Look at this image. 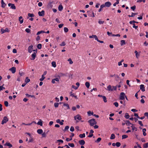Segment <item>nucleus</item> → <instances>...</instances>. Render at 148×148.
Listing matches in <instances>:
<instances>
[{
    "label": "nucleus",
    "mask_w": 148,
    "mask_h": 148,
    "mask_svg": "<svg viewBox=\"0 0 148 148\" xmlns=\"http://www.w3.org/2000/svg\"><path fill=\"white\" fill-rule=\"evenodd\" d=\"M88 122L89 123L90 125L91 126H93L94 125L97 124L96 121H95V119H94L89 120Z\"/></svg>",
    "instance_id": "1"
},
{
    "label": "nucleus",
    "mask_w": 148,
    "mask_h": 148,
    "mask_svg": "<svg viewBox=\"0 0 148 148\" xmlns=\"http://www.w3.org/2000/svg\"><path fill=\"white\" fill-rule=\"evenodd\" d=\"M125 94L124 92H121L119 96V99L124 100L125 99Z\"/></svg>",
    "instance_id": "2"
},
{
    "label": "nucleus",
    "mask_w": 148,
    "mask_h": 148,
    "mask_svg": "<svg viewBox=\"0 0 148 148\" xmlns=\"http://www.w3.org/2000/svg\"><path fill=\"white\" fill-rule=\"evenodd\" d=\"M8 118L6 116H5L4 117L2 120L1 123L2 125H3L4 123H5L8 122Z\"/></svg>",
    "instance_id": "3"
},
{
    "label": "nucleus",
    "mask_w": 148,
    "mask_h": 148,
    "mask_svg": "<svg viewBox=\"0 0 148 148\" xmlns=\"http://www.w3.org/2000/svg\"><path fill=\"white\" fill-rule=\"evenodd\" d=\"M9 32L10 30L8 28H5V29H3V28H1V33L2 34L6 32Z\"/></svg>",
    "instance_id": "4"
},
{
    "label": "nucleus",
    "mask_w": 148,
    "mask_h": 148,
    "mask_svg": "<svg viewBox=\"0 0 148 148\" xmlns=\"http://www.w3.org/2000/svg\"><path fill=\"white\" fill-rule=\"evenodd\" d=\"M37 49H36V52L33 53L32 55L31 56L32 58L31 59V60H34L35 59L36 56V53H37Z\"/></svg>",
    "instance_id": "5"
},
{
    "label": "nucleus",
    "mask_w": 148,
    "mask_h": 148,
    "mask_svg": "<svg viewBox=\"0 0 148 148\" xmlns=\"http://www.w3.org/2000/svg\"><path fill=\"white\" fill-rule=\"evenodd\" d=\"M75 120H76L77 119L79 120H80L82 119V117L79 114H77L76 116H75L74 117Z\"/></svg>",
    "instance_id": "6"
},
{
    "label": "nucleus",
    "mask_w": 148,
    "mask_h": 148,
    "mask_svg": "<svg viewBox=\"0 0 148 148\" xmlns=\"http://www.w3.org/2000/svg\"><path fill=\"white\" fill-rule=\"evenodd\" d=\"M45 11L42 10L41 12L39 11L38 12V14L40 16H43L45 15Z\"/></svg>",
    "instance_id": "7"
},
{
    "label": "nucleus",
    "mask_w": 148,
    "mask_h": 148,
    "mask_svg": "<svg viewBox=\"0 0 148 148\" xmlns=\"http://www.w3.org/2000/svg\"><path fill=\"white\" fill-rule=\"evenodd\" d=\"M104 4L106 7H109L111 5V3L110 1H107Z\"/></svg>",
    "instance_id": "8"
},
{
    "label": "nucleus",
    "mask_w": 148,
    "mask_h": 148,
    "mask_svg": "<svg viewBox=\"0 0 148 148\" xmlns=\"http://www.w3.org/2000/svg\"><path fill=\"white\" fill-rule=\"evenodd\" d=\"M9 70L12 73H14L16 72V68L15 67H13L10 69Z\"/></svg>",
    "instance_id": "9"
},
{
    "label": "nucleus",
    "mask_w": 148,
    "mask_h": 148,
    "mask_svg": "<svg viewBox=\"0 0 148 148\" xmlns=\"http://www.w3.org/2000/svg\"><path fill=\"white\" fill-rule=\"evenodd\" d=\"M140 89L142 92H144L145 91V88L144 86V85L143 84H141L140 86Z\"/></svg>",
    "instance_id": "10"
},
{
    "label": "nucleus",
    "mask_w": 148,
    "mask_h": 148,
    "mask_svg": "<svg viewBox=\"0 0 148 148\" xmlns=\"http://www.w3.org/2000/svg\"><path fill=\"white\" fill-rule=\"evenodd\" d=\"M33 46L32 45H31L28 47V51L29 53H31L32 52V49H33Z\"/></svg>",
    "instance_id": "11"
},
{
    "label": "nucleus",
    "mask_w": 148,
    "mask_h": 148,
    "mask_svg": "<svg viewBox=\"0 0 148 148\" xmlns=\"http://www.w3.org/2000/svg\"><path fill=\"white\" fill-rule=\"evenodd\" d=\"M18 20L20 24L22 23L23 22V19L22 16H20L19 17Z\"/></svg>",
    "instance_id": "12"
},
{
    "label": "nucleus",
    "mask_w": 148,
    "mask_h": 148,
    "mask_svg": "<svg viewBox=\"0 0 148 148\" xmlns=\"http://www.w3.org/2000/svg\"><path fill=\"white\" fill-rule=\"evenodd\" d=\"M90 38H95V40H97L98 39V38L96 35H92L91 36H90L89 37Z\"/></svg>",
    "instance_id": "13"
},
{
    "label": "nucleus",
    "mask_w": 148,
    "mask_h": 148,
    "mask_svg": "<svg viewBox=\"0 0 148 148\" xmlns=\"http://www.w3.org/2000/svg\"><path fill=\"white\" fill-rule=\"evenodd\" d=\"M1 7L3 8H4L6 5V4L4 2L3 0H1Z\"/></svg>",
    "instance_id": "14"
},
{
    "label": "nucleus",
    "mask_w": 148,
    "mask_h": 148,
    "mask_svg": "<svg viewBox=\"0 0 148 148\" xmlns=\"http://www.w3.org/2000/svg\"><path fill=\"white\" fill-rule=\"evenodd\" d=\"M79 143L80 145H83L85 144V142L84 140H82L79 141Z\"/></svg>",
    "instance_id": "15"
},
{
    "label": "nucleus",
    "mask_w": 148,
    "mask_h": 148,
    "mask_svg": "<svg viewBox=\"0 0 148 148\" xmlns=\"http://www.w3.org/2000/svg\"><path fill=\"white\" fill-rule=\"evenodd\" d=\"M63 9V7L61 4L58 7V9L59 11H61Z\"/></svg>",
    "instance_id": "16"
},
{
    "label": "nucleus",
    "mask_w": 148,
    "mask_h": 148,
    "mask_svg": "<svg viewBox=\"0 0 148 148\" xmlns=\"http://www.w3.org/2000/svg\"><path fill=\"white\" fill-rule=\"evenodd\" d=\"M107 90L109 91H113V89H112V86L110 85H109L107 87Z\"/></svg>",
    "instance_id": "17"
},
{
    "label": "nucleus",
    "mask_w": 148,
    "mask_h": 148,
    "mask_svg": "<svg viewBox=\"0 0 148 148\" xmlns=\"http://www.w3.org/2000/svg\"><path fill=\"white\" fill-rule=\"evenodd\" d=\"M37 132L38 134H41L43 133V130L42 129H39L37 130Z\"/></svg>",
    "instance_id": "18"
},
{
    "label": "nucleus",
    "mask_w": 148,
    "mask_h": 148,
    "mask_svg": "<svg viewBox=\"0 0 148 148\" xmlns=\"http://www.w3.org/2000/svg\"><path fill=\"white\" fill-rule=\"evenodd\" d=\"M25 95L26 96H27V97H31L34 98H35V97L34 95H29L28 94H26Z\"/></svg>",
    "instance_id": "19"
},
{
    "label": "nucleus",
    "mask_w": 148,
    "mask_h": 148,
    "mask_svg": "<svg viewBox=\"0 0 148 148\" xmlns=\"http://www.w3.org/2000/svg\"><path fill=\"white\" fill-rule=\"evenodd\" d=\"M125 124L127 125L128 126H130V125H132V123H131L130 121L128 120H127L125 122Z\"/></svg>",
    "instance_id": "20"
},
{
    "label": "nucleus",
    "mask_w": 148,
    "mask_h": 148,
    "mask_svg": "<svg viewBox=\"0 0 148 148\" xmlns=\"http://www.w3.org/2000/svg\"><path fill=\"white\" fill-rule=\"evenodd\" d=\"M5 146H9L10 148L12 147V146L11 144L8 143H6L4 145Z\"/></svg>",
    "instance_id": "21"
},
{
    "label": "nucleus",
    "mask_w": 148,
    "mask_h": 148,
    "mask_svg": "<svg viewBox=\"0 0 148 148\" xmlns=\"http://www.w3.org/2000/svg\"><path fill=\"white\" fill-rule=\"evenodd\" d=\"M79 136L81 138H83L85 137V134L83 133L82 134H80L79 135Z\"/></svg>",
    "instance_id": "22"
},
{
    "label": "nucleus",
    "mask_w": 148,
    "mask_h": 148,
    "mask_svg": "<svg viewBox=\"0 0 148 148\" xmlns=\"http://www.w3.org/2000/svg\"><path fill=\"white\" fill-rule=\"evenodd\" d=\"M125 40H122L121 41V46L125 45Z\"/></svg>",
    "instance_id": "23"
},
{
    "label": "nucleus",
    "mask_w": 148,
    "mask_h": 148,
    "mask_svg": "<svg viewBox=\"0 0 148 148\" xmlns=\"http://www.w3.org/2000/svg\"><path fill=\"white\" fill-rule=\"evenodd\" d=\"M115 136L114 134H111V136L110 137V139H114V138H115Z\"/></svg>",
    "instance_id": "24"
},
{
    "label": "nucleus",
    "mask_w": 148,
    "mask_h": 148,
    "mask_svg": "<svg viewBox=\"0 0 148 148\" xmlns=\"http://www.w3.org/2000/svg\"><path fill=\"white\" fill-rule=\"evenodd\" d=\"M30 81V80L28 78V77H27L26 78V79L25 80V82H26V83L27 84V83L29 82Z\"/></svg>",
    "instance_id": "25"
},
{
    "label": "nucleus",
    "mask_w": 148,
    "mask_h": 148,
    "mask_svg": "<svg viewBox=\"0 0 148 148\" xmlns=\"http://www.w3.org/2000/svg\"><path fill=\"white\" fill-rule=\"evenodd\" d=\"M45 33V32H44L42 30V31L38 32L37 33L36 35H39V34H42V33Z\"/></svg>",
    "instance_id": "26"
},
{
    "label": "nucleus",
    "mask_w": 148,
    "mask_h": 148,
    "mask_svg": "<svg viewBox=\"0 0 148 148\" xmlns=\"http://www.w3.org/2000/svg\"><path fill=\"white\" fill-rule=\"evenodd\" d=\"M85 85H86V87L87 88H88L89 87L90 84V83L89 82H86L85 83Z\"/></svg>",
    "instance_id": "27"
},
{
    "label": "nucleus",
    "mask_w": 148,
    "mask_h": 148,
    "mask_svg": "<svg viewBox=\"0 0 148 148\" xmlns=\"http://www.w3.org/2000/svg\"><path fill=\"white\" fill-rule=\"evenodd\" d=\"M143 135L144 136H145L146 135V133L145 132L146 131V130L145 128H144L143 129Z\"/></svg>",
    "instance_id": "28"
},
{
    "label": "nucleus",
    "mask_w": 148,
    "mask_h": 148,
    "mask_svg": "<svg viewBox=\"0 0 148 148\" xmlns=\"http://www.w3.org/2000/svg\"><path fill=\"white\" fill-rule=\"evenodd\" d=\"M10 8L14 10H15L16 9V8L15 6V5L14 4H12L11 5V6H10Z\"/></svg>",
    "instance_id": "29"
},
{
    "label": "nucleus",
    "mask_w": 148,
    "mask_h": 148,
    "mask_svg": "<svg viewBox=\"0 0 148 148\" xmlns=\"http://www.w3.org/2000/svg\"><path fill=\"white\" fill-rule=\"evenodd\" d=\"M125 117L126 119H129L130 117V116L128 113H126L125 114Z\"/></svg>",
    "instance_id": "30"
},
{
    "label": "nucleus",
    "mask_w": 148,
    "mask_h": 148,
    "mask_svg": "<svg viewBox=\"0 0 148 148\" xmlns=\"http://www.w3.org/2000/svg\"><path fill=\"white\" fill-rule=\"evenodd\" d=\"M51 64L53 67H56V63L54 61H53L51 62Z\"/></svg>",
    "instance_id": "31"
},
{
    "label": "nucleus",
    "mask_w": 148,
    "mask_h": 148,
    "mask_svg": "<svg viewBox=\"0 0 148 148\" xmlns=\"http://www.w3.org/2000/svg\"><path fill=\"white\" fill-rule=\"evenodd\" d=\"M68 145L69 146L71 147H74V145L73 143H69Z\"/></svg>",
    "instance_id": "32"
},
{
    "label": "nucleus",
    "mask_w": 148,
    "mask_h": 148,
    "mask_svg": "<svg viewBox=\"0 0 148 148\" xmlns=\"http://www.w3.org/2000/svg\"><path fill=\"white\" fill-rule=\"evenodd\" d=\"M45 77L43 75H42L41 78H40L39 80L40 81H43L44 79L45 78Z\"/></svg>",
    "instance_id": "33"
},
{
    "label": "nucleus",
    "mask_w": 148,
    "mask_h": 148,
    "mask_svg": "<svg viewBox=\"0 0 148 148\" xmlns=\"http://www.w3.org/2000/svg\"><path fill=\"white\" fill-rule=\"evenodd\" d=\"M131 125L132 126L131 127L132 128V130H135L136 131V128L133 126V124H132Z\"/></svg>",
    "instance_id": "34"
},
{
    "label": "nucleus",
    "mask_w": 148,
    "mask_h": 148,
    "mask_svg": "<svg viewBox=\"0 0 148 148\" xmlns=\"http://www.w3.org/2000/svg\"><path fill=\"white\" fill-rule=\"evenodd\" d=\"M63 106H66L67 107V109H70L69 106L68 104L64 103V104H63Z\"/></svg>",
    "instance_id": "35"
},
{
    "label": "nucleus",
    "mask_w": 148,
    "mask_h": 148,
    "mask_svg": "<svg viewBox=\"0 0 148 148\" xmlns=\"http://www.w3.org/2000/svg\"><path fill=\"white\" fill-rule=\"evenodd\" d=\"M37 47L38 49H40L41 48L42 45L41 44H39L37 46Z\"/></svg>",
    "instance_id": "36"
},
{
    "label": "nucleus",
    "mask_w": 148,
    "mask_h": 148,
    "mask_svg": "<svg viewBox=\"0 0 148 148\" xmlns=\"http://www.w3.org/2000/svg\"><path fill=\"white\" fill-rule=\"evenodd\" d=\"M128 137V136L126 135H123L122 136V139H124Z\"/></svg>",
    "instance_id": "37"
},
{
    "label": "nucleus",
    "mask_w": 148,
    "mask_h": 148,
    "mask_svg": "<svg viewBox=\"0 0 148 148\" xmlns=\"http://www.w3.org/2000/svg\"><path fill=\"white\" fill-rule=\"evenodd\" d=\"M103 99V100L104 101V102H107V99H106V97L105 96H103V97H102Z\"/></svg>",
    "instance_id": "38"
},
{
    "label": "nucleus",
    "mask_w": 148,
    "mask_h": 148,
    "mask_svg": "<svg viewBox=\"0 0 148 148\" xmlns=\"http://www.w3.org/2000/svg\"><path fill=\"white\" fill-rule=\"evenodd\" d=\"M101 138H98L95 141V142L97 143L99 142L101 140Z\"/></svg>",
    "instance_id": "39"
},
{
    "label": "nucleus",
    "mask_w": 148,
    "mask_h": 148,
    "mask_svg": "<svg viewBox=\"0 0 148 148\" xmlns=\"http://www.w3.org/2000/svg\"><path fill=\"white\" fill-rule=\"evenodd\" d=\"M28 16L29 17H34V15L33 14L29 13Z\"/></svg>",
    "instance_id": "40"
},
{
    "label": "nucleus",
    "mask_w": 148,
    "mask_h": 148,
    "mask_svg": "<svg viewBox=\"0 0 148 148\" xmlns=\"http://www.w3.org/2000/svg\"><path fill=\"white\" fill-rule=\"evenodd\" d=\"M64 32L66 33L67 32L69 31L68 28L66 27H64Z\"/></svg>",
    "instance_id": "41"
},
{
    "label": "nucleus",
    "mask_w": 148,
    "mask_h": 148,
    "mask_svg": "<svg viewBox=\"0 0 148 148\" xmlns=\"http://www.w3.org/2000/svg\"><path fill=\"white\" fill-rule=\"evenodd\" d=\"M34 140L32 136L30 137V138L29 140V142H32Z\"/></svg>",
    "instance_id": "42"
},
{
    "label": "nucleus",
    "mask_w": 148,
    "mask_h": 148,
    "mask_svg": "<svg viewBox=\"0 0 148 148\" xmlns=\"http://www.w3.org/2000/svg\"><path fill=\"white\" fill-rule=\"evenodd\" d=\"M116 145L117 147H119L121 145V143L120 142H116Z\"/></svg>",
    "instance_id": "43"
},
{
    "label": "nucleus",
    "mask_w": 148,
    "mask_h": 148,
    "mask_svg": "<svg viewBox=\"0 0 148 148\" xmlns=\"http://www.w3.org/2000/svg\"><path fill=\"white\" fill-rule=\"evenodd\" d=\"M37 124L38 125H39L41 126L42 125V122L41 121H39L37 123Z\"/></svg>",
    "instance_id": "44"
},
{
    "label": "nucleus",
    "mask_w": 148,
    "mask_h": 148,
    "mask_svg": "<svg viewBox=\"0 0 148 148\" xmlns=\"http://www.w3.org/2000/svg\"><path fill=\"white\" fill-rule=\"evenodd\" d=\"M68 61L69 62V63L70 64H72L73 63L71 58H69L68 60Z\"/></svg>",
    "instance_id": "45"
},
{
    "label": "nucleus",
    "mask_w": 148,
    "mask_h": 148,
    "mask_svg": "<svg viewBox=\"0 0 148 148\" xmlns=\"http://www.w3.org/2000/svg\"><path fill=\"white\" fill-rule=\"evenodd\" d=\"M148 147V143H147L144 145V148H147Z\"/></svg>",
    "instance_id": "46"
},
{
    "label": "nucleus",
    "mask_w": 148,
    "mask_h": 148,
    "mask_svg": "<svg viewBox=\"0 0 148 148\" xmlns=\"http://www.w3.org/2000/svg\"><path fill=\"white\" fill-rule=\"evenodd\" d=\"M146 0H138L137 1V3H140L143 2L144 3L145 2Z\"/></svg>",
    "instance_id": "47"
},
{
    "label": "nucleus",
    "mask_w": 148,
    "mask_h": 148,
    "mask_svg": "<svg viewBox=\"0 0 148 148\" xmlns=\"http://www.w3.org/2000/svg\"><path fill=\"white\" fill-rule=\"evenodd\" d=\"M4 103L6 107H8V103L7 101H5Z\"/></svg>",
    "instance_id": "48"
},
{
    "label": "nucleus",
    "mask_w": 148,
    "mask_h": 148,
    "mask_svg": "<svg viewBox=\"0 0 148 148\" xmlns=\"http://www.w3.org/2000/svg\"><path fill=\"white\" fill-rule=\"evenodd\" d=\"M59 103H54V106L55 108H57L58 107Z\"/></svg>",
    "instance_id": "49"
},
{
    "label": "nucleus",
    "mask_w": 148,
    "mask_h": 148,
    "mask_svg": "<svg viewBox=\"0 0 148 148\" xmlns=\"http://www.w3.org/2000/svg\"><path fill=\"white\" fill-rule=\"evenodd\" d=\"M69 127L68 126H66L65 127V128L64 129V131H66L67 130H68L69 129Z\"/></svg>",
    "instance_id": "50"
},
{
    "label": "nucleus",
    "mask_w": 148,
    "mask_h": 148,
    "mask_svg": "<svg viewBox=\"0 0 148 148\" xmlns=\"http://www.w3.org/2000/svg\"><path fill=\"white\" fill-rule=\"evenodd\" d=\"M25 31L27 33H29L30 32L31 30L29 28H26L25 30Z\"/></svg>",
    "instance_id": "51"
},
{
    "label": "nucleus",
    "mask_w": 148,
    "mask_h": 148,
    "mask_svg": "<svg viewBox=\"0 0 148 148\" xmlns=\"http://www.w3.org/2000/svg\"><path fill=\"white\" fill-rule=\"evenodd\" d=\"M66 45L65 43L64 42H62V43L60 44V46H64Z\"/></svg>",
    "instance_id": "52"
},
{
    "label": "nucleus",
    "mask_w": 148,
    "mask_h": 148,
    "mask_svg": "<svg viewBox=\"0 0 148 148\" xmlns=\"http://www.w3.org/2000/svg\"><path fill=\"white\" fill-rule=\"evenodd\" d=\"M59 75L60 77H62V76H66V75L65 74H64V73H59Z\"/></svg>",
    "instance_id": "53"
},
{
    "label": "nucleus",
    "mask_w": 148,
    "mask_h": 148,
    "mask_svg": "<svg viewBox=\"0 0 148 148\" xmlns=\"http://www.w3.org/2000/svg\"><path fill=\"white\" fill-rule=\"evenodd\" d=\"M136 8V6L134 5L132 7H131V9H132L134 11L135 9Z\"/></svg>",
    "instance_id": "54"
},
{
    "label": "nucleus",
    "mask_w": 148,
    "mask_h": 148,
    "mask_svg": "<svg viewBox=\"0 0 148 148\" xmlns=\"http://www.w3.org/2000/svg\"><path fill=\"white\" fill-rule=\"evenodd\" d=\"M91 114L92 115L95 116L97 118H98L99 117V116L98 115H96L95 114H94V113L93 112H92Z\"/></svg>",
    "instance_id": "55"
},
{
    "label": "nucleus",
    "mask_w": 148,
    "mask_h": 148,
    "mask_svg": "<svg viewBox=\"0 0 148 148\" xmlns=\"http://www.w3.org/2000/svg\"><path fill=\"white\" fill-rule=\"evenodd\" d=\"M114 105L116 107H118L119 106V104L117 102H114Z\"/></svg>",
    "instance_id": "56"
},
{
    "label": "nucleus",
    "mask_w": 148,
    "mask_h": 148,
    "mask_svg": "<svg viewBox=\"0 0 148 148\" xmlns=\"http://www.w3.org/2000/svg\"><path fill=\"white\" fill-rule=\"evenodd\" d=\"M133 27L135 29H136L138 27L137 26H136L135 25V23H134L133 24Z\"/></svg>",
    "instance_id": "57"
},
{
    "label": "nucleus",
    "mask_w": 148,
    "mask_h": 148,
    "mask_svg": "<svg viewBox=\"0 0 148 148\" xmlns=\"http://www.w3.org/2000/svg\"><path fill=\"white\" fill-rule=\"evenodd\" d=\"M70 130L71 132H73L74 130V127L73 126H71L70 129Z\"/></svg>",
    "instance_id": "58"
},
{
    "label": "nucleus",
    "mask_w": 148,
    "mask_h": 148,
    "mask_svg": "<svg viewBox=\"0 0 148 148\" xmlns=\"http://www.w3.org/2000/svg\"><path fill=\"white\" fill-rule=\"evenodd\" d=\"M138 123L141 125V126H143V124L142 123V122L141 121H138Z\"/></svg>",
    "instance_id": "59"
},
{
    "label": "nucleus",
    "mask_w": 148,
    "mask_h": 148,
    "mask_svg": "<svg viewBox=\"0 0 148 148\" xmlns=\"http://www.w3.org/2000/svg\"><path fill=\"white\" fill-rule=\"evenodd\" d=\"M119 3V1H116V2L113 4V5L114 6H115L117 4H118Z\"/></svg>",
    "instance_id": "60"
},
{
    "label": "nucleus",
    "mask_w": 148,
    "mask_h": 148,
    "mask_svg": "<svg viewBox=\"0 0 148 148\" xmlns=\"http://www.w3.org/2000/svg\"><path fill=\"white\" fill-rule=\"evenodd\" d=\"M87 114L88 116H90L92 115V112L90 111H89L87 112Z\"/></svg>",
    "instance_id": "61"
},
{
    "label": "nucleus",
    "mask_w": 148,
    "mask_h": 148,
    "mask_svg": "<svg viewBox=\"0 0 148 148\" xmlns=\"http://www.w3.org/2000/svg\"><path fill=\"white\" fill-rule=\"evenodd\" d=\"M72 87L75 90L77 89L78 88V87L74 85H72Z\"/></svg>",
    "instance_id": "62"
},
{
    "label": "nucleus",
    "mask_w": 148,
    "mask_h": 148,
    "mask_svg": "<svg viewBox=\"0 0 148 148\" xmlns=\"http://www.w3.org/2000/svg\"><path fill=\"white\" fill-rule=\"evenodd\" d=\"M58 142H60L62 143H63V141L62 140H58L56 141V143Z\"/></svg>",
    "instance_id": "63"
},
{
    "label": "nucleus",
    "mask_w": 148,
    "mask_h": 148,
    "mask_svg": "<svg viewBox=\"0 0 148 148\" xmlns=\"http://www.w3.org/2000/svg\"><path fill=\"white\" fill-rule=\"evenodd\" d=\"M42 137H45L46 136V135L45 132L42 134Z\"/></svg>",
    "instance_id": "64"
}]
</instances>
